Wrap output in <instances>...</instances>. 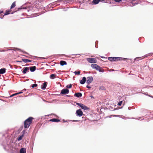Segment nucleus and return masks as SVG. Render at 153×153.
<instances>
[{
  "instance_id": "19",
  "label": "nucleus",
  "mask_w": 153,
  "mask_h": 153,
  "mask_svg": "<svg viewBox=\"0 0 153 153\" xmlns=\"http://www.w3.org/2000/svg\"><path fill=\"white\" fill-rule=\"evenodd\" d=\"M97 64H93L91 65V66L93 69H95L97 66Z\"/></svg>"
},
{
  "instance_id": "17",
  "label": "nucleus",
  "mask_w": 153,
  "mask_h": 153,
  "mask_svg": "<svg viewBox=\"0 0 153 153\" xmlns=\"http://www.w3.org/2000/svg\"><path fill=\"white\" fill-rule=\"evenodd\" d=\"M101 0H93L92 3L94 4H98Z\"/></svg>"
},
{
  "instance_id": "3",
  "label": "nucleus",
  "mask_w": 153,
  "mask_h": 153,
  "mask_svg": "<svg viewBox=\"0 0 153 153\" xmlns=\"http://www.w3.org/2000/svg\"><path fill=\"white\" fill-rule=\"evenodd\" d=\"M87 61L90 63H96L97 62V60L95 58H88L87 59Z\"/></svg>"
},
{
  "instance_id": "14",
  "label": "nucleus",
  "mask_w": 153,
  "mask_h": 153,
  "mask_svg": "<svg viewBox=\"0 0 153 153\" xmlns=\"http://www.w3.org/2000/svg\"><path fill=\"white\" fill-rule=\"evenodd\" d=\"M6 69L3 68L0 69V74H3L5 72Z\"/></svg>"
},
{
  "instance_id": "10",
  "label": "nucleus",
  "mask_w": 153,
  "mask_h": 153,
  "mask_svg": "<svg viewBox=\"0 0 153 153\" xmlns=\"http://www.w3.org/2000/svg\"><path fill=\"white\" fill-rule=\"evenodd\" d=\"M23 73L24 74H25L28 71L29 69V68L28 67H27L24 68L23 69Z\"/></svg>"
},
{
  "instance_id": "30",
  "label": "nucleus",
  "mask_w": 153,
  "mask_h": 153,
  "mask_svg": "<svg viewBox=\"0 0 153 153\" xmlns=\"http://www.w3.org/2000/svg\"><path fill=\"white\" fill-rule=\"evenodd\" d=\"M17 95V94H16V93L13 94L12 95L10 96H9V97H13L14 96H15V95Z\"/></svg>"
},
{
  "instance_id": "13",
  "label": "nucleus",
  "mask_w": 153,
  "mask_h": 153,
  "mask_svg": "<svg viewBox=\"0 0 153 153\" xmlns=\"http://www.w3.org/2000/svg\"><path fill=\"white\" fill-rule=\"evenodd\" d=\"M36 68L35 66H32L30 67V69L31 72H33L35 71Z\"/></svg>"
},
{
  "instance_id": "5",
  "label": "nucleus",
  "mask_w": 153,
  "mask_h": 153,
  "mask_svg": "<svg viewBox=\"0 0 153 153\" xmlns=\"http://www.w3.org/2000/svg\"><path fill=\"white\" fill-rule=\"evenodd\" d=\"M87 80L86 82L88 85L90 84L93 81V78L92 76H88L87 77Z\"/></svg>"
},
{
  "instance_id": "24",
  "label": "nucleus",
  "mask_w": 153,
  "mask_h": 153,
  "mask_svg": "<svg viewBox=\"0 0 153 153\" xmlns=\"http://www.w3.org/2000/svg\"><path fill=\"white\" fill-rule=\"evenodd\" d=\"M22 61L25 63L28 62L27 59H22Z\"/></svg>"
},
{
  "instance_id": "35",
  "label": "nucleus",
  "mask_w": 153,
  "mask_h": 153,
  "mask_svg": "<svg viewBox=\"0 0 153 153\" xmlns=\"http://www.w3.org/2000/svg\"><path fill=\"white\" fill-rule=\"evenodd\" d=\"M3 13V11L2 10H0V14H1V13Z\"/></svg>"
},
{
  "instance_id": "21",
  "label": "nucleus",
  "mask_w": 153,
  "mask_h": 153,
  "mask_svg": "<svg viewBox=\"0 0 153 153\" xmlns=\"http://www.w3.org/2000/svg\"><path fill=\"white\" fill-rule=\"evenodd\" d=\"M10 12H11V10H7L6 11V12L4 13V15H7L9 14L10 13Z\"/></svg>"
},
{
  "instance_id": "39",
  "label": "nucleus",
  "mask_w": 153,
  "mask_h": 153,
  "mask_svg": "<svg viewBox=\"0 0 153 153\" xmlns=\"http://www.w3.org/2000/svg\"><path fill=\"white\" fill-rule=\"evenodd\" d=\"M91 97H92L93 96H91Z\"/></svg>"
},
{
  "instance_id": "1",
  "label": "nucleus",
  "mask_w": 153,
  "mask_h": 153,
  "mask_svg": "<svg viewBox=\"0 0 153 153\" xmlns=\"http://www.w3.org/2000/svg\"><path fill=\"white\" fill-rule=\"evenodd\" d=\"M34 118L32 117H30L24 121V128H29L32 123V120Z\"/></svg>"
},
{
  "instance_id": "2",
  "label": "nucleus",
  "mask_w": 153,
  "mask_h": 153,
  "mask_svg": "<svg viewBox=\"0 0 153 153\" xmlns=\"http://www.w3.org/2000/svg\"><path fill=\"white\" fill-rule=\"evenodd\" d=\"M126 59L125 58L116 57H108V59L111 61H118L125 60Z\"/></svg>"
},
{
  "instance_id": "4",
  "label": "nucleus",
  "mask_w": 153,
  "mask_h": 153,
  "mask_svg": "<svg viewBox=\"0 0 153 153\" xmlns=\"http://www.w3.org/2000/svg\"><path fill=\"white\" fill-rule=\"evenodd\" d=\"M76 105H78L79 106H80L81 108H82V109H83L85 110H87L88 109V108L85 105L83 104L82 103H76Z\"/></svg>"
},
{
  "instance_id": "7",
  "label": "nucleus",
  "mask_w": 153,
  "mask_h": 153,
  "mask_svg": "<svg viewBox=\"0 0 153 153\" xmlns=\"http://www.w3.org/2000/svg\"><path fill=\"white\" fill-rule=\"evenodd\" d=\"M76 114L78 116H81L83 114V112L81 109L77 110L76 112Z\"/></svg>"
},
{
  "instance_id": "6",
  "label": "nucleus",
  "mask_w": 153,
  "mask_h": 153,
  "mask_svg": "<svg viewBox=\"0 0 153 153\" xmlns=\"http://www.w3.org/2000/svg\"><path fill=\"white\" fill-rule=\"evenodd\" d=\"M69 92V90L67 89H63L61 91V94H68Z\"/></svg>"
},
{
  "instance_id": "41",
  "label": "nucleus",
  "mask_w": 153,
  "mask_h": 153,
  "mask_svg": "<svg viewBox=\"0 0 153 153\" xmlns=\"http://www.w3.org/2000/svg\"><path fill=\"white\" fill-rule=\"evenodd\" d=\"M134 0H133V1H134Z\"/></svg>"
},
{
  "instance_id": "33",
  "label": "nucleus",
  "mask_w": 153,
  "mask_h": 153,
  "mask_svg": "<svg viewBox=\"0 0 153 153\" xmlns=\"http://www.w3.org/2000/svg\"><path fill=\"white\" fill-rule=\"evenodd\" d=\"M86 87L88 88H91V87L90 86H89L88 85H87Z\"/></svg>"
},
{
  "instance_id": "16",
  "label": "nucleus",
  "mask_w": 153,
  "mask_h": 153,
  "mask_svg": "<svg viewBox=\"0 0 153 153\" xmlns=\"http://www.w3.org/2000/svg\"><path fill=\"white\" fill-rule=\"evenodd\" d=\"M26 149L25 148L21 149L20 151V153H26Z\"/></svg>"
},
{
  "instance_id": "15",
  "label": "nucleus",
  "mask_w": 153,
  "mask_h": 153,
  "mask_svg": "<svg viewBox=\"0 0 153 153\" xmlns=\"http://www.w3.org/2000/svg\"><path fill=\"white\" fill-rule=\"evenodd\" d=\"M74 95L77 97H82V94L81 93H77L75 94Z\"/></svg>"
},
{
  "instance_id": "29",
  "label": "nucleus",
  "mask_w": 153,
  "mask_h": 153,
  "mask_svg": "<svg viewBox=\"0 0 153 153\" xmlns=\"http://www.w3.org/2000/svg\"><path fill=\"white\" fill-rule=\"evenodd\" d=\"M122 102H123L122 101H121L119 102L118 104V105H119V106H120L122 105Z\"/></svg>"
},
{
  "instance_id": "25",
  "label": "nucleus",
  "mask_w": 153,
  "mask_h": 153,
  "mask_svg": "<svg viewBox=\"0 0 153 153\" xmlns=\"http://www.w3.org/2000/svg\"><path fill=\"white\" fill-rule=\"evenodd\" d=\"M80 72L79 71H75L74 72V73L76 75H79L80 74Z\"/></svg>"
},
{
  "instance_id": "32",
  "label": "nucleus",
  "mask_w": 153,
  "mask_h": 153,
  "mask_svg": "<svg viewBox=\"0 0 153 153\" xmlns=\"http://www.w3.org/2000/svg\"><path fill=\"white\" fill-rule=\"evenodd\" d=\"M115 2H119L121 1L122 0H114Z\"/></svg>"
},
{
  "instance_id": "38",
  "label": "nucleus",
  "mask_w": 153,
  "mask_h": 153,
  "mask_svg": "<svg viewBox=\"0 0 153 153\" xmlns=\"http://www.w3.org/2000/svg\"><path fill=\"white\" fill-rule=\"evenodd\" d=\"M91 97H92L93 96H91Z\"/></svg>"
},
{
  "instance_id": "18",
  "label": "nucleus",
  "mask_w": 153,
  "mask_h": 153,
  "mask_svg": "<svg viewBox=\"0 0 153 153\" xmlns=\"http://www.w3.org/2000/svg\"><path fill=\"white\" fill-rule=\"evenodd\" d=\"M67 64V62L65 61H64L62 60V61H61L60 62V64L61 65H62V66H63L64 65H66Z\"/></svg>"
},
{
  "instance_id": "22",
  "label": "nucleus",
  "mask_w": 153,
  "mask_h": 153,
  "mask_svg": "<svg viewBox=\"0 0 153 153\" xmlns=\"http://www.w3.org/2000/svg\"><path fill=\"white\" fill-rule=\"evenodd\" d=\"M16 6V3H15V2H13L11 6V7H10V9H12L13 8H14Z\"/></svg>"
},
{
  "instance_id": "26",
  "label": "nucleus",
  "mask_w": 153,
  "mask_h": 153,
  "mask_svg": "<svg viewBox=\"0 0 153 153\" xmlns=\"http://www.w3.org/2000/svg\"><path fill=\"white\" fill-rule=\"evenodd\" d=\"M72 87V85L71 84H70L69 85H68L66 86V87L68 88H71Z\"/></svg>"
},
{
  "instance_id": "28",
  "label": "nucleus",
  "mask_w": 153,
  "mask_h": 153,
  "mask_svg": "<svg viewBox=\"0 0 153 153\" xmlns=\"http://www.w3.org/2000/svg\"><path fill=\"white\" fill-rule=\"evenodd\" d=\"M99 89L103 90L105 89V88L103 86H101L100 87Z\"/></svg>"
},
{
  "instance_id": "11",
  "label": "nucleus",
  "mask_w": 153,
  "mask_h": 153,
  "mask_svg": "<svg viewBox=\"0 0 153 153\" xmlns=\"http://www.w3.org/2000/svg\"><path fill=\"white\" fill-rule=\"evenodd\" d=\"M86 81V78L85 77H83L82 80L80 81V83L81 84H83L85 83Z\"/></svg>"
},
{
  "instance_id": "9",
  "label": "nucleus",
  "mask_w": 153,
  "mask_h": 153,
  "mask_svg": "<svg viewBox=\"0 0 153 153\" xmlns=\"http://www.w3.org/2000/svg\"><path fill=\"white\" fill-rule=\"evenodd\" d=\"M47 84L48 83L47 82L43 83V85L41 86V88L43 90L45 89L46 88Z\"/></svg>"
},
{
  "instance_id": "34",
  "label": "nucleus",
  "mask_w": 153,
  "mask_h": 153,
  "mask_svg": "<svg viewBox=\"0 0 153 153\" xmlns=\"http://www.w3.org/2000/svg\"><path fill=\"white\" fill-rule=\"evenodd\" d=\"M22 93H23L21 91V92H19V93H16V94H19Z\"/></svg>"
},
{
  "instance_id": "20",
  "label": "nucleus",
  "mask_w": 153,
  "mask_h": 153,
  "mask_svg": "<svg viewBox=\"0 0 153 153\" xmlns=\"http://www.w3.org/2000/svg\"><path fill=\"white\" fill-rule=\"evenodd\" d=\"M56 75L55 74H52L50 75V77L52 79H54L56 76Z\"/></svg>"
},
{
  "instance_id": "31",
  "label": "nucleus",
  "mask_w": 153,
  "mask_h": 153,
  "mask_svg": "<svg viewBox=\"0 0 153 153\" xmlns=\"http://www.w3.org/2000/svg\"><path fill=\"white\" fill-rule=\"evenodd\" d=\"M108 0H101V1H104L105 2L109 3L108 2H107Z\"/></svg>"
},
{
  "instance_id": "37",
  "label": "nucleus",
  "mask_w": 153,
  "mask_h": 153,
  "mask_svg": "<svg viewBox=\"0 0 153 153\" xmlns=\"http://www.w3.org/2000/svg\"><path fill=\"white\" fill-rule=\"evenodd\" d=\"M16 62H22L21 61H16Z\"/></svg>"
},
{
  "instance_id": "27",
  "label": "nucleus",
  "mask_w": 153,
  "mask_h": 153,
  "mask_svg": "<svg viewBox=\"0 0 153 153\" xmlns=\"http://www.w3.org/2000/svg\"><path fill=\"white\" fill-rule=\"evenodd\" d=\"M37 86V85L36 84H34L32 85L31 87L33 88H34V87H36Z\"/></svg>"
},
{
  "instance_id": "40",
  "label": "nucleus",
  "mask_w": 153,
  "mask_h": 153,
  "mask_svg": "<svg viewBox=\"0 0 153 153\" xmlns=\"http://www.w3.org/2000/svg\"><path fill=\"white\" fill-rule=\"evenodd\" d=\"M78 121L77 120H76V121Z\"/></svg>"
},
{
  "instance_id": "8",
  "label": "nucleus",
  "mask_w": 153,
  "mask_h": 153,
  "mask_svg": "<svg viewBox=\"0 0 153 153\" xmlns=\"http://www.w3.org/2000/svg\"><path fill=\"white\" fill-rule=\"evenodd\" d=\"M95 69L97 71H99L100 72H102L104 71V70L101 67L97 65Z\"/></svg>"
},
{
  "instance_id": "12",
  "label": "nucleus",
  "mask_w": 153,
  "mask_h": 153,
  "mask_svg": "<svg viewBox=\"0 0 153 153\" xmlns=\"http://www.w3.org/2000/svg\"><path fill=\"white\" fill-rule=\"evenodd\" d=\"M50 121H52L53 122H58L60 121V120L56 118H53L51 119L50 120Z\"/></svg>"
},
{
  "instance_id": "23",
  "label": "nucleus",
  "mask_w": 153,
  "mask_h": 153,
  "mask_svg": "<svg viewBox=\"0 0 153 153\" xmlns=\"http://www.w3.org/2000/svg\"><path fill=\"white\" fill-rule=\"evenodd\" d=\"M23 136H24V135H22L20 136L17 138V140L18 141H20V140H21L22 139Z\"/></svg>"
},
{
  "instance_id": "36",
  "label": "nucleus",
  "mask_w": 153,
  "mask_h": 153,
  "mask_svg": "<svg viewBox=\"0 0 153 153\" xmlns=\"http://www.w3.org/2000/svg\"><path fill=\"white\" fill-rule=\"evenodd\" d=\"M27 61H28V62H31V61L30 60L27 59Z\"/></svg>"
}]
</instances>
